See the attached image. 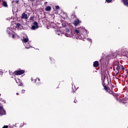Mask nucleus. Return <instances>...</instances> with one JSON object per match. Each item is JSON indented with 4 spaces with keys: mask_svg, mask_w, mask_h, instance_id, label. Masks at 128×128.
Returning a JSON list of instances; mask_svg holds the SVG:
<instances>
[{
    "mask_svg": "<svg viewBox=\"0 0 128 128\" xmlns=\"http://www.w3.org/2000/svg\"><path fill=\"white\" fill-rule=\"evenodd\" d=\"M82 32H86V30L84 27H79L74 30V34L72 32V30L66 29L64 32V34L67 38H77V40H84L86 37Z\"/></svg>",
    "mask_w": 128,
    "mask_h": 128,
    "instance_id": "f257e3e1",
    "label": "nucleus"
},
{
    "mask_svg": "<svg viewBox=\"0 0 128 128\" xmlns=\"http://www.w3.org/2000/svg\"><path fill=\"white\" fill-rule=\"evenodd\" d=\"M22 42L26 48H32L30 46V42H28V37L26 35H24Z\"/></svg>",
    "mask_w": 128,
    "mask_h": 128,
    "instance_id": "f03ea898",
    "label": "nucleus"
},
{
    "mask_svg": "<svg viewBox=\"0 0 128 128\" xmlns=\"http://www.w3.org/2000/svg\"><path fill=\"white\" fill-rule=\"evenodd\" d=\"M6 32L9 36H12V38H18L19 36L13 30L12 28H8L6 29Z\"/></svg>",
    "mask_w": 128,
    "mask_h": 128,
    "instance_id": "7ed1b4c3",
    "label": "nucleus"
},
{
    "mask_svg": "<svg viewBox=\"0 0 128 128\" xmlns=\"http://www.w3.org/2000/svg\"><path fill=\"white\" fill-rule=\"evenodd\" d=\"M14 26L18 30H22V25L20 23L14 24Z\"/></svg>",
    "mask_w": 128,
    "mask_h": 128,
    "instance_id": "20e7f679",
    "label": "nucleus"
},
{
    "mask_svg": "<svg viewBox=\"0 0 128 128\" xmlns=\"http://www.w3.org/2000/svg\"><path fill=\"white\" fill-rule=\"evenodd\" d=\"M6 114V110L4 109V106L2 105H0V116Z\"/></svg>",
    "mask_w": 128,
    "mask_h": 128,
    "instance_id": "39448f33",
    "label": "nucleus"
},
{
    "mask_svg": "<svg viewBox=\"0 0 128 128\" xmlns=\"http://www.w3.org/2000/svg\"><path fill=\"white\" fill-rule=\"evenodd\" d=\"M37 28H38V22H34L32 26L31 30H36Z\"/></svg>",
    "mask_w": 128,
    "mask_h": 128,
    "instance_id": "423d86ee",
    "label": "nucleus"
},
{
    "mask_svg": "<svg viewBox=\"0 0 128 128\" xmlns=\"http://www.w3.org/2000/svg\"><path fill=\"white\" fill-rule=\"evenodd\" d=\"M14 74L16 76H19L20 74H24V70H16L14 72Z\"/></svg>",
    "mask_w": 128,
    "mask_h": 128,
    "instance_id": "0eeeda50",
    "label": "nucleus"
},
{
    "mask_svg": "<svg viewBox=\"0 0 128 128\" xmlns=\"http://www.w3.org/2000/svg\"><path fill=\"white\" fill-rule=\"evenodd\" d=\"M81 22H82L80 20L77 19L74 22L73 24H74V26H78Z\"/></svg>",
    "mask_w": 128,
    "mask_h": 128,
    "instance_id": "6e6552de",
    "label": "nucleus"
},
{
    "mask_svg": "<svg viewBox=\"0 0 128 128\" xmlns=\"http://www.w3.org/2000/svg\"><path fill=\"white\" fill-rule=\"evenodd\" d=\"M15 80H16V84H18V86H24V84H22V80H20V79L16 80V78H15Z\"/></svg>",
    "mask_w": 128,
    "mask_h": 128,
    "instance_id": "1a4fd4ad",
    "label": "nucleus"
},
{
    "mask_svg": "<svg viewBox=\"0 0 128 128\" xmlns=\"http://www.w3.org/2000/svg\"><path fill=\"white\" fill-rule=\"evenodd\" d=\"M7 20H9V22H10L11 24H12V22H14L16 20V18H14V17H12L10 18H6V19Z\"/></svg>",
    "mask_w": 128,
    "mask_h": 128,
    "instance_id": "9d476101",
    "label": "nucleus"
},
{
    "mask_svg": "<svg viewBox=\"0 0 128 128\" xmlns=\"http://www.w3.org/2000/svg\"><path fill=\"white\" fill-rule=\"evenodd\" d=\"M21 18H24V20H28V14H26L25 13H23L22 14Z\"/></svg>",
    "mask_w": 128,
    "mask_h": 128,
    "instance_id": "9b49d317",
    "label": "nucleus"
},
{
    "mask_svg": "<svg viewBox=\"0 0 128 128\" xmlns=\"http://www.w3.org/2000/svg\"><path fill=\"white\" fill-rule=\"evenodd\" d=\"M56 34H58V36H62V31L60 30H56Z\"/></svg>",
    "mask_w": 128,
    "mask_h": 128,
    "instance_id": "f8f14e48",
    "label": "nucleus"
},
{
    "mask_svg": "<svg viewBox=\"0 0 128 128\" xmlns=\"http://www.w3.org/2000/svg\"><path fill=\"white\" fill-rule=\"evenodd\" d=\"M93 66L94 68H98V61L94 62Z\"/></svg>",
    "mask_w": 128,
    "mask_h": 128,
    "instance_id": "ddd939ff",
    "label": "nucleus"
},
{
    "mask_svg": "<svg viewBox=\"0 0 128 128\" xmlns=\"http://www.w3.org/2000/svg\"><path fill=\"white\" fill-rule=\"evenodd\" d=\"M116 64H117V66H116V70L118 71V72H117L116 74H118V72H120V66H118V63L116 62Z\"/></svg>",
    "mask_w": 128,
    "mask_h": 128,
    "instance_id": "4468645a",
    "label": "nucleus"
},
{
    "mask_svg": "<svg viewBox=\"0 0 128 128\" xmlns=\"http://www.w3.org/2000/svg\"><path fill=\"white\" fill-rule=\"evenodd\" d=\"M50 64H52L56 62V60H54V58H52V57L50 56Z\"/></svg>",
    "mask_w": 128,
    "mask_h": 128,
    "instance_id": "2eb2a0df",
    "label": "nucleus"
},
{
    "mask_svg": "<svg viewBox=\"0 0 128 128\" xmlns=\"http://www.w3.org/2000/svg\"><path fill=\"white\" fill-rule=\"evenodd\" d=\"M46 12H50L52 10V8L50 6H48L45 8Z\"/></svg>",
    "mask_w": 128,
    "mask_h": 128,
    "instance_id": "dca6fc26",
    "label": "nucleus"
},
{
    "mask_svg": "<svg viewBox=\"0 0 128 128\" xmlns=\"http://www.w3.org/2000/svg\"><path fill=\"white\" fill-rule=\"evenodd\" d=\"M122 2H124L125 6H128V0H122Z\"/></svg>",
    "mask_w": 128,
    "mask_h": 128,
    "instance_id": "f3484780",
    "label": "nucleus"
},
{
    "mask_svg": "<svg viewBox=\"0 0 128 128\" xmlns=\"http://www.w3.org/2000/svg\"><path fill=\"white\" fill-rule=\"evenodd\" d=\"M2 4L3 6H4V8H8V4L6 3V2L3 1Z\"/></svg>",
    "mask_w": 128,
    "mask_h": 128,
    "instance_id": "a211bd4d",
    "label": "nucleus"
},
{
    "mask_svg": "<svg viewBox=\"0 0 128 128\" xmlns=\"http://www.w3.org/2000/svg\"><path fill=\"white\" fill-rule=\"evenodd\" d=\"M30 20H31L32 22H34V16H31L30 18H29Z\"/></svg>",
    "mask_w": 128,
    "mask_h": 128,
    "instance_id": "6ab92c4d",
    "label": "nucleus"
},
{
    "mask_svg": "<svg viewBox=\"0 0 128 128\" xmlns=\"http://www.w3.org/2000/svg\"><path fill=\"white\" fill-rule=\"evenodd\" d=\"M54 22H52L51 24L50 27L52 28H56V24H54Z\"/></svg>",
    "mask_w": 128,
    "mask_h": 128,
    "instance_id": "aec40b11",
    "label": "nucleus"
},
{
    "mask_svg": "<svg viewBox=\"0 0 128 128\" xmlns=\"http://www.w3.org/2000/svg\"><path fill=\"white\" fill-rule=\"evenodd\" d=\"M32 82H36V79L34 80V78H31Z\"/></svg>",
    "mask_w": 128,
    "mask_h": 128,
    "instance_id": "412c9836",
    "label": "nucleus"
},
{
    "mask_svg": "<svg viewBox=\"0 0 128 128\" xmlns=\"http://www.w3.org/2000/svg\"><path fill=\"white\" fill-rule=\"evenodd\" d=\"M106 2H112V0H106Z\"/></svg>",
    "mask_w": 128,
    "mask_h": 128,
    "instance_id": "4be33fe9",
    "label": "nucleus"
},
{
    "mask_svg": "<svg viewBox=\"0 0 128 128\" xmlns=\"http://www.w3.org/2000/svg\"><path fill=\"white\" fill-rule=\"evenodd\" d=\"M87 40L88 41V42H91L92 43V39H90V38H87Z\"/></svg>",
    "mask_w": 128,
    "mask_h": 128,
    "instance_id": "5701e85b",
    "label": "nucleus"
},
{
    "mask_svg": "<svg viewBox=\"0 0 128 128\" xmlns=\"http://www.w3.org/2000/svg\"><path fill=\"white\" fill-rule=\"evenodd\" d=\"M25 92H26V90H22V94H24Z\"/></svg>",
    "mask_w": 128,
    "mask_h": 128,
    "instance_id": "b1692460",
    "label": "nucleus"
},
{
    "mask_svg": "<svg viewBox=\"0 0 128 128\" xmlns=\"http://www.w3.org/2000/svg\"><path fill=\"white\" fill-rule=\"evenodd\" d=\"M8 126H4L2 128H8Z\"/></svg>",
    "mask_w": 128,
    "mask_h": 128,
    "instance_id": "393cba45",
    "label": "nucleus"
},
{
    "mask_svg": "<svg viewBox=\"0 0 128 128\" xmlns=\"http://www.w3.org/2000/svg\"><path fill=\"white\" fill-rule=\"evenodd\" d=\"M62 26H66V24H62Z\"/></svg>",
    "mask_w": 128,
    "mask_h": 128,
    "instance_id": "a878e982",
    "label": "nucleus"
},
{
    "mask_svg": "<svg viewBox=\"0 0 128 128\" xmlns=\"http://www.w3.org/2000/svg\"><path fill=\"white\" fill-rule=\"evenodd\" d=\"M104 88L106 90H108V88H106V86H104Z\"/></svg>",
    "mask_w": 128,
    "mask_h": 128,
    "instance_id": "bb28decb",
    "label": "nucleus"
},
{
    "mask_svg": "<svg viewBox=\"0 0 128 128\" xmlns=\"http://www.w3.org/2000/svg\"><path fill=\"white\" fill-rule=\"evenodd\" d=\"M124 102H126V100H128V98H124Z\"/></svg>",
    "mask_w": 128,
    "mask_h": 128,
    "instance_id": "cd10ccee",
    "label": "nucleus"
},
{
    "mask_svg": "<svg viewBox=\"0 0 128 128\" xmlns=\"http://www.w3.org/2000/svg\"><path fill=\"white\" fill-rule=\"evenodd\" d=\"M56 9L60 10V6H56Z\"/></svg>",
    "mask_w": 128,
    "mask_h": 128,
    "instance_id": "c85d7f7f",
    "label": "nucleus"
},
{
    "mask_svg": "<svg viewBox=\"0 0 128 128\" xmlns=\"http://www.w3.org/2000/svg\"><path fill=\"white\" fill-rule=\"evenodd\" d=\"M18 0H16V1H15V2H16V4H18Z\"/></svg>",
    "mask_w": 128,
    "mask_h": 128,
    "instance_id": "c756f323",
    "label": "nucleus"
},
{
    "mask_svg": "<svg viewBox=\"0 0 128 128\" xmlns=\"http://www.w3.org/2000/svg\"><path fill=\"white\" fill-rule=\"evenodd\" d=\"M116 65L114 66V68H116Z\"/></svg>",
    "mask_w": 128,
    "mask_h": 128,
    "instance_id": "7c9ffc66",
    "label": "nucleus"
},
{
    "mask_svg": "<svg viewBox=\"0 0 128 128\" xmlns=\"http://www.w3.org/2000/svg\"><path fill=\"white\" fill-rule=\"evenodd\" d=\"M3 102H4V104H6V100H3Z\"/></svg>",
    "mask_w": 128,
    "mask_h": 128,
    "instance_id": "2f4dec72",
    "label": "nucleus"
},
{
    "mask_svg": "<svg viewBox=\"0 0 128 128\" xmlns=\"http://www.w3.org/2000/svg\"><path fill=\"white\" fill-rule=\"evenodd\" d=\"M31 2H34L35 0H30Z\"/></svg>",
    "mask_w": 128,
    "mask_h": 128,
    "instance_id": "473e14b6",
    "label": "nucleus"
},
{
    "mask_svg": "<svg viewBox=\"0 0 128 128\" xmlns=\"http://www.w3.org/2000/svg\"><path fill=\"white\" fill-rule=\"evenodd\" d=\"M48 4V2H44V4Z\"/></svg>",
    "mask_w": 128,
    "mask_h": 128,
    "instance_id": "72a5a7b5",
    "label": "nucleus"
},
{
    "mask_svg": "<svg viewBox=\"0 0 128 128\" xmlns=\"http://www.w3.org/2000/svg\"><path fill=\"white\" fill-rule=\"evenodd\" d=\"M38 82H40V80L39 78H38Z\"/></svg>",
    "mask_w": 128,
    "mask_h": 128,
    "instance_id": "f704fd0d",
    "label": "nucleus"
},
{
    "mask_svg": "<svg viewBox=\"0 0 128 128\" xmlns=\"http://www.w3.org/2000/svg\"><path fill=\"white\" fill-rule=\"evenodd\" d=\"M126 102H123V104H126Z\"/></svg>",
    "mask_w": 128,
    "mask_h": 128,
    "instance_id": "c9c22d12",
    "label": "nucleus"
},
{
    "mask_svg": "<svg viewBox=\"0 0 128 128\" xmlns=\"http://www.w3.org/2000/svg\"><path fill=\"white\" fill-rule=\"evenodd\" d=\"M22 126H24V124H22ZM22 126H20V128H22Z\"/></svg>",
    "mask_w": 128,
    "mask_h": 128,
    "instance_id": "e433bc0d",
    "label": "nucleus"
},
{
    "mask_svg": "<svg viewBox=\"0 0 128 128\" xmlns=\"http://www.w3.org/2000/svg\"><path fill=\"white\" fill-rule=\"evenodd\" d=\"M16 94H17V96H18V93H16Z\"/></svg>",
    "mask_w": 128,
    "mask_h": 128,
    "instance_id": "4c0bfd02",
    "label": "nucleus"
},
{
    "mask_svg": "<svg viewBox=\"0 0 128 128\" xmlns=\"http://www.w3.org/2000/svg\"><path fill=\"white\" fill-rule=\"evenodd\" d=\"M102 78H103V77H102Z\"/></svg>",
    "mask_w": 128,
    "mask_h": 128,
    "instance_id": "58836bf2",
    "label": "nucleus"
},
{
    "mask_svg": "<svg viewBox=\"0 0 128 128\" xmlns=\"http://www.w3.org/2000/svg\"><path fill=\"white\" fill-rule=\"evenodd\" d=\"M78 90V88H76L75 90Z\"/></svg>",
    "mask_w": 128,
    "mask_h": 128,
    "instance_id": "ea45409f",
    "label": "nucleus"
},
{
    "mask_svg": "<svg viewBox=\"0 0 128 128\" xmlns=\"http://www.w3.org/2000/svg\"><path fill=\"white\" fill-rule=\"evenodd\" d=\"M40 2V1H38V0H36V2Z\"/></svg>",
    "mask_w": 128,
    "mask_h": 128,
    "instance_id": "a19ab883",
    "label": "nucleus"
},
{
    "mask_svg": "<svg viewBox=\"0 0 128 128\" xmlns=\"http://www.w3.org/2000/svg\"><path fill=\"white\" fill-rule=\"evenodd\" d=\"M72 86H74V84H72Z\"/></svg>",
    "mask_w": 128,
    "mask_h": 128,
    "instance_id": "79ce46f5",
    "label": "nucleus"
},
{
    "mask_svg": "<svg viewBox=\"0 0 128 128\" xmlns=\"http://www.w3.org/2000/svg\"><path fill=\"white\" fill-rule=\"evenodd\" d=\"M74 102H75V103H76V100H74Z\"/></svg>",
    "mask_w": 128,
    "mask_h": 128,
    "instance_id": "37998d69",
    "label": "nucleus"
},
{
    "mask_svg": "<svg viewBox=\"0 0 128 128\" xmlns=\"http://www.w3.org/2000/svg\"><path fill=\"white\" fill-rule=\"evenodd\" d=\"M122 52H124V50H122Z\"/></svg>",
    "mask_w": 128,
    "mask_h": 128,
    "instance_id": "c03bdc74",
    "label": "nucleus"
},
{
    "mask_svg": "<svg viewBox=\"0 0 128 128\" xmlns=\"http://www.w3.org/2000/svg\"><path fill=\"white\" fill-rule=\"evenodd\" d=\"M66 16V14H65Z\"/></svg>",
    "mask_w": 128,
    "mask_h": 128,
    "instance_id": "a18cd8bd",
    "label": "nucleus"
},
{
    "mask_svg": "<svg viewBox=\"0 0 128 128\" xmlns=\"http://www.w3.org/2000/svg\"><path fill=\"white\" fill-rule=\"evenodd\" d=\"M74 16L73 15V16Z\"/></svg>",
    "mask_w": 128,
    "mask_h": 128,
    "instance_id": "49530a36",
    "label": "nucleus"
}]
</instances>
